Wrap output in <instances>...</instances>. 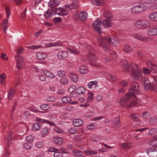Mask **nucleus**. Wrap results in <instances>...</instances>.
Instances as JSON below:
<instances>
[{
	"instance_id": "f257e3e1",
	"label": "nucleus",
	"mask_w": 157,
	"mask_h": 157,
	"mask_svg": "<svg viewBox=\"0 0 157 157\" xmlns=\"http://www.w3.org/2000/svg\"><path fill=\"white\" fill-rule=\"evenodd\" d=\"M131 87L128 93L122 97L120 103L121 106L129 108L131 106L141 105L142 101L135 96L136 93L139 94L140 87L138 83L133 80L131 83Z\"/></svg>"
},
{
	"instance_id": "f03ea898",
	"label": "nucleus",
	"mask_w": 157,
	"mask_h": 157,
	"mask_svg": "<svg viewBox=\"0 0 157 157\" xmlns=\"http://www.w3.org/2000/svg\"><path fill=\"white\" fill-rule=\"evenodd\" d=\"M98 46L101 47L104 50L107 49L108 47L106 44V41L108 44L112 46H115L118 43L116 38L110 36L105 37V38L101 37L98 38Z\"/></svg>"
},
{
	"instance_id": "7ed1b4c3",
	"label": "nucleus",
	"mask_w": 157,
	"mask_h": 157,
	"mask_svg": "<svg viewBox=\"0 0 157 157\" xmlns=\"http://www.w3.org/2000/svg\"><path fill=\"white\" fill-rule=\"evenodd\" d=\"M130 67L133 75V77L136 79L142 80V79L143 78L142 71L138 65L133 63L131 64Z\"/></svg>"
},
{
	"instance_id": "20e7f679",
	"label": "nucleus",
	"mask_w": 157,
	"mask_h": 157,
	"mask_svg": "<svg viewBox=\"0 0 157 157\" xmlns=\"http://www.w3.org/2000/svg\"><path fill=\"white\" fill-rule=\"evenodd\" d=\"M145 10V5L140 4L133 6L132 8L131 11L134 14H138L144 12Z\"/></svg>"
},
{
	"instance_id": "39448f33",
	"label": "nucleus",
	"mask_w": 157,
	"mask_h": 157,
	"mask_svg": "<svg viewBox=\"0 0 157 157\" xmlns=\"http://www.w3.org/2000/svg\"><path fill=\"white\" fill-rule=\"evenodd\" d=\"M144 85L145 89H149L157 92V85L151 83L148 78L145 77L144 80Z\"/></svg>"
},
{
	"instance_id": "423d86ee",
	"label": "nucleus",
	"mask_w": 157,
	"mask_h": 157,
	"mask_svg": "<svg viewBox=\"0 0 157 157\" xmlns=\"http://www.w3.org/2000/svg\"><path fill=\"white\" fill-rule=\"evenodd\" d=\"M101 25V21L100 19H97L94 21L92 23V27L94 30H96L99 35L101 34V30L100 28Z\"/></svg>"
},
{
	"instance_id": "0eeeda50",
	"label": "nucleus",
	"mask_w": 157,
	"mask_h": 157,
	"mask_svg": "<svg viewBox=\"0 0 157 157\" xmlns=\"http://www.w3.org/2000/svg\"><path fill=\"white\" fill-rule=\"evenodd\" d=\"M15 59L17 61V67L20 69L24 67L25 66L24 60L23 57L18 56H15Z\"/></svg>"
},
{
	"instance_id": "6e6552de",
	"label": "nucleus",
	"mask_w": 157,
	"mask_h": 157,
	"mask_svg": "<svg viewBox=\"0 0 157 157\" xmlns=\"http://www.w3.org/2000/svg\"><path fill=\"white\" fill-rule=\"evenodd\" d=\"M88 57L90 60L93 61L90 62V64L91 65L96 67L99 66L100 64L99 63V62L98 61H95L96 60V57L94 54L92 53H90L88 55Z\"/></svg>"
},
{
	"instance_id": "1a4fd4ad",
	"label": "nucleus",
	"mask_w": 157,
	"mask_h": 157,
	"mask_svg": "<svg viewBox=\"0 0 157 157\" xmlns=\"http://www.w3.org/2000/svg\"><path fill=\"white\" fill-rule=\"evenodd\" d=\"M133 36L136 39L143 42L149 41L150 39V38L148 36H143L139 33L134 34Z\"/></svg>"
},
{
	"instance_id": "9d476101",
	"label": "nucleus",
	"mask_w": 157,
	"mask_h": 157,
	"mask_svg": "<svg viewBox=\"0 0 157 157\" xmlns=\"http://www.w3.org/2000/svg\"><path fill=\"white\" fill-rule=\"evenodd\" d=\"M68 10H65L62 8H56L54 10V12L60 16L67 15L68 14Z\"/></svg>"
},
{
	"instance_id": "9b49d317",
	"label": "nucleus",
	"mask_w": 157,
	"mask_h": 157,
	"mask_svg": "<svg viewBox=\"0 0 157 157\" xmlns=\"http://www.w3.org/2000/svg\"><path fill=\"white\" fill-rule=\"evenodd\" d=\"M146 153L149 157H157V147H151L146 150Z\"/></svg>"
},
{
	"instance_id": "f8f14e48",
	"label": "nucleus",
	"mask_w": 157,
	"mask_h": 157,
	"mask_svg": "<svg viewBox=\"0 0 157 157\" xmlns=\"http://www.w3.org/2000/svg\"><path fill=\"white\" fill-rule=\"evenodd\" d=\"M120 65L122 67L125 71H129V65L127 61L125 59L122 60L120 62Z\"/></svg>"
},
{
	"instance_id": "ddd939ff",
	"label": "nucleus",
	"mask_w": 157,
	"mask_h": 157,
	"mask_svg": "<svg viewBox=\"0 0 157 157\" xmlns=\"http://www.w3.org/2000/svg\"><path fill=\"white\" fill-rule=\"evenodd\" d=\"M149 19L152 22H157V12H153L150 13L149 16Z\"/></svg>"
},
{
	"instance_id": "4468645a",
	"label": "nucleus",
	"mask_w": 157,
	"mask_h": 157,
	"mask_svg": "<svg viewBox=\"0 0 157 157\" xmlns=\"http://www.w3.org/2000/svg\"><path fill=\"white\" fill-rule=\"evenodd\" d=\"M68 56L67 52L66 51H60L59 52L57 55L58 58L60 59H65Z\"/></svg>"
},
{
	"instance_id": "2eb2a0df",
	"label": "nucleus",
	"mask_w": 157,
	"mask_h": 157,
	"mask_svg": "<svg viewBox=\"0 0 157 157\" xmlns=\"http://www.w3.org/2000/svg\"><path fill=\"white\" fill-rule=\"evenodd\" d=\"M13 136L11 132H9L6 136L5 141L6 144L9 145L11 143L12 141Z\"/></svg>"
},
{
	"instance_id": "dca6fc26",
	"label": "nucleus",
	"mask_w": 157,
	"mask_h": 157,
	"mask_svg": "<svg viewBox=\"0 0 157 157\" xmlns=\"http://www.w3.org/2000/svg\"><path fill=\"white\" fill-rule=\"evenodd\" d=\"M147 35L150 36L157 35V31L156 28H153L149 29L147 32Z\"/></svg>"
},
{
	"instance_id": "f3484780",
	"label": "nucleus",
	"mask_w": 157,
	"mask_h": 157,
	"mask_svg": "<svg viewBox=\"0 0 157 157\" xmlns=\"http://www.w3.org/2000/svg\"><path fill=\"white\" fill-rule=\"evenodd\" d=\"M147 65L151 69V71L153 73L157 72V66L151 63L149 61H147Z\"/></svg>"
},
{
	"instance_id": "a211bd4d",
	"label": "nucleus",
	"mask_w": 157,
	"mask_h": 157,
	"mask_svg": "<svg viewBox=\"0 0 157 157\" xmlns=\"http://www.w3.org/2000/svg\"><path fill=\"white\" fill-rule=\"evenodd\" d=\"M36 58L37 59L39 60H43L45 59L47 57V55L43 52H39L37 53Z\"/></svg>"
},
{
	"instance_id": "6ab92c4d",
	"label": "nucleus",
	"mask_w": 157,
	"mask_h": 157,
	"mask_svg": "<svg viewBox=\"0 0 157 157\" xmlns=\"http://www.w3.org/2000/svg\"><path fill=\"white\" fill-rule=\"evenodd\" d=\"M109 21L107 19L103 20L102 23L104 27L109 28L113 25L112 23Z\"/></svg>"
},
{
	"instance_id": "aec40b11",
	"label": "nucleus",
	"mask_w": 157,
	"mask_h": 157,
	"mask_svg": "<svg viewBox=\"0 0 157 157\" xmlns=\"http://www.w3.org/2000/svg\"><path fill=\"white\" fill-rule=\"evenodd\" d=\"M88 17V14L85 11H82L80 14V19L81 21L86 20Z\"/></svg>"
},
{
	"instance_id": "412c9836",
	"label": "nucleus",
	"mask_w": 157,
	"mask_h": 157,
	"mask_svg": "<svg viewBox=\"0 0 157 157\" xmlns=\"http://www.w3.org/2000/svg\"><path fill=\"white\" fill-rule=\"evenodd\" d=\"M143 29L149 28L151 25V23L148 20H142Z\"/></svg>"
},
{
	"instance_id": "4be33fe9",
	"label": "nucleus",
	"mask_w": 157,
	"mask_h": 157,
	"mask_svg": "<svg viewBox=\"0 0 157 157\" xmlns=\"http://www.w3.org/2000/svg\"><path fill=\"white\" fill-rule=\"evenodd\" d=\"M53 142L54 143L57 145L61 144L63 142V139L58 136L54 137L53 139Z\"/></svg>"
},
{
	"instance_id": "5701e85b",
	"label": "nucleus",
	"mask_w": 157,
	"mask_h": 157,
	"mask_svg": "<svg viewBox=\"0 0 157 157\" xmlns=\"http://www.w3.org/2000/svg\"><path fill=\"white\" fill-rule=\"evenodd\" d=\"M91 2L94 5L100 6H102L105 3L103 0H91Z\"/></svg>"
},
{
	"instance_id": "b1692460",
	"label": "nucleus",
	"mask_w": 157,
	"mask_h": 157,
	"mask_svg": "<svg viewBox=\"0 0 157 157\" xmlns=\"http://www.w3.org/2000/svg\"><path fill=\"white\" fill-rule=\"evenodd\" d=\"M59 2L56 0H50L49 2L48 5L51 7H56L58 6Z\"/></svg>"
},
{
	"instance_id": "393cba45",
	"label": "nucleus",
	"mask_w": 157,
	"mask_h": 157,
	"mask_svg": "<svg viewBox=\"0 0 157 157\" xmlns=\"http://www.w3.org/2000/svg\"><path fill=\"white\" fill-rule=\"evenodd\" d=\"M42 71L44 74L47 77L51 78H53L55 77V75L53 73L47 70L43 69Z\"/></svg>"
},
{
	"instance_id": "a878e982",
	"label": "nucleus",
	"mask_w": 157,
	"mask_h": 157,
	"mask_svg": "<svg viewBox=\"0 0 157 157\" xmlns=\"http://www.w3.org/2000/svg\"><path fill=\"white\" fill-rule=\"evenodd\" d=\"M15 90L13 89H10L8 92L7 95L8 99L9 100H11L15 94Z\"/></svg>"
},
{
	"instance_id": "bb28decb",
	"label": "nucleus",
	"mask_w": 157,
	"mask_h": 157,
	"mask_svg": "<svg viewBox=\"0 0 157 157\" xmlns=\"http://www.w3.org/2000/svg\"><path fill=\"white\" fill-rule=\"evenodd\" d=\"M134 26L136 28H137L140 29H143V27L142 20H138L136 21L134 23Z\"/></svg>"
},
{
	"instance_id": "cd10ccee",
	"label": "nucleus",
	"mask_w": 157,
	"mask_h": 157,
	"mask_svg": "<svg viewBox=\"0 0 157 157\" xmlns=\"http://www.w3.org/2000/svg\"><path fill=\"white\" fill-rule=\"evenodd\" d=\"M83 124V121L80 119H74L73 121V125L76 127H79Z\"/></svg>"
},
{
	"instance_id": "c85d7f7f",
	"label": "nucleus",
	"mask_w": 157,
	"mask_h": 157,
	"mask_svg": "<svg viewBox=\"0 0 157 157\" xmlns=\"http://www.w3.org/2000/svg\"><path fill=\"white\" fill-rule=\"evenodd\" d=\"M41 127V124L40 123H36L34 124L32 128L33 130L36 131L40 130Z\"/></svg>"
},
{
	"instance_id": "c756f323",
	"label": "nucleus",
	"mask_w": 157,
	"mask_h": 157,
	"mask_svg": "<svg viewBox=\"0 0 157 157\" xmlns=\"http://www.w3.org/2000/svg\"><path fill=\"white\" fill-rule=\"evenodd\" d=\"M131 118L134 121H140V116L137 113H132L131 114Z\"/></svg>"
},
{
	"instance_id": "7c9ffc66",
	"label": "nucleus",
	"mask_w": 157,
	"mask_h": 157,
	"mask_svg": "<svg viewBox=\"0 0 157 157\" xmlns=\"http://www.w3.org/2000/svg\"><path fill=\"white\" fill-rule=\"evenodd\" d=\"M121 123L120 121V119L117 117L115 119V120L113 121L112 125L113 127H118L120 126Z\"/></svg>"
},
{
	"instance_id": "2f4dec72",
	"label": "nucleus",
	"mask_w": 157,
	"mask_h": 157,
	"mask_svg": "<svg viewBox=\"0 0 157 157\" xmlns=\"http://www.w3.org/2000/svg\"><path fill=\"white\" fill-rule=\"evenodd\" d=\"M91 139L94 142H98L100 141L101 139L100 137L95 134H93L91 136Z\"/></svg>"
},
{
	"instance_id": "473e14b6",
	"label": "nucleus",
	"mask_w": 157,
	"mask_h": 157,
	"mask_svg": "<svg viewBox=\"0 0 157 157\" xmlns=\"http://www.w3.org/2000/svg\"><path fill=\"white\" fill-rule=\"evenodd\" d=\"M79 71L80 73L83 74L87 73L88 72L87 67L84 66H82L80 67L79 69Z\"/></svg>"
},
{
	"instance_id": "72a5a7b5",
	"label": "nucleus",
	"mask_w": 157,
	"mask_h": 157,
	"mask_svg": "<svg viewBox=\"0 0 157 157\" xmlns=\"http://www.w3.org/2000/svg\"><path fill=\"white\" fill-rule=\"evenodd\" d=\"M77 5V2L76 1L73 2L70 5L67 6V8L70 9H74L76 8Z\"/></svg>"
},
{
	"instance_id": "f704fd0d",
	"label": "nucleus",
	"mask_w": 157,
	"mask_h": 157,
	"mask_svg": "<svg viewBox=\"0 0 157 157\" xmlns=\"http://www.w3.org/2000/svg\"><path fill=\"white\" fill-rule=\"evenodd\" d=\"M104 16L108 20L110 21L112 20L113 19V17L112 14L109 11H107L105 13Z\"/></svg>"
},
{
	"instance_id": "c9c22d12",
	"label": "nucleus",
	"mask_w": 157,
	"mask_h": 157,
	"mask_svg": "<svg viewBox=\"0 0 157 157\" xmlns=\"http://www.w3.org/2000/svg\"><path fill=\"white\" fill-rule=\"evenodd\" d=\"M70 77L71 80L73 82H77L78 79V76L76 74L74 73H71L70 75Z\"/></svg>"
},
{
	"instance_id": "e433bc0d",
	"label": "nucleus",
	"mask_w": 157,
	"mask_h": 157,
	"mask_svg": "<svg viewBox=\"0 0 157 157\" xmlns=\"http://www.w3.org/2000/svg\"><path fill=\"white\" fill-rule=\"evenodd\" d=\"M132 146L131 143H124L121 145V147L123 149H129Z\"/></svg>"
},
{
	"instance_id": "4c0bfd02",
	"label": "nucleus",
	"mask_w": 157,
	"mask_h": 157,
	"mask_svg": "<svg viewBox=\"0 0 157 157\" xmlns=\"http://www.w3.org/2000/svg\"><path fill=\"white\" fill-rule=\"evenodd\" d=\"M77 93L79 94H82L85 93L86 91L85 89L82 86L79 87L77 89Z\"/></svg>"
},
{
	"instance_id": "58836bf2",
	"label": "nucleus",
	"mask_w": 157,
	"mask_h": 157,
	"mask_svg": "<svg viewBox=\"0 0 157 157\" xmlns=\"http://www.w3.org/2000/svg\"><path fill=\"white\" fill-rule=\"evenodd\" d=\"M71 98L69 96H66L63 97L61 98L62 101L64 103H67L70 101Z\"/></svg>"
},
{
	"instance_id": "ea45409f",
	"label": "nucleus",
	"mask_w": 157,
	"mask_h": 157,
	"mask_svg": "<svg viewBox=\"0 0 157 157\" xmlns=\"http://www.w3.org/2000/svg\"><path fill=\"white\" fill-rule=\"evenodd\" d=\"M48 132V128H45L42 129L41 131L40 134L42 137H44L47 134Z\"/></svg>"
},
{
	"instance_id": "a19ab883",
	"label": "nucleus",
	"mask_w": 157,
	"mask_h": 157,
	"mask_svg": "<svg viewBox=\"0 0 157 157\" xmlns=\"http://www.w3.org/2000/svg\"><path fill=\"white\" fill-rule=\"evenodd\" d=\"M53 14L52 10H48L45 13L44 16L46 18H49L52 16Z\"/></svg>"
},
{
	"instance_id": "79ce46f5",
	"label": "nucleus",
	"mask_w": 157,
	"mask_h": 157,
	"mask_svg": "<svg viewBox=\"0 0 157 157\" xmlns=\"http://www.w3.org/2000/svg\"><path fill=\"white\" fill-rule=\"evenodd\" d=\"M149 144L151 146L157 147V138H154L150 141L149 142Z\"/></svg>"
},
{
	"instance_id": "37998d69",
	"label": "nucleus",
	"mask_w": 157,
	"mask_h": 157,
	"mask_svg": "<svg viewBox=\"0 0 157 157\" xmlns=\"http://www.w3.org/2000/svg\"><path fill=\"white\" fill-rule=\"evenodd\" d=\"M157 133V128H153L151 129L148 132L149 136H151L156 134Z\"/></svg>"
},
{
	"instance_id": "c03bdc74",
	"label": "nucleus",
	"mask_w": 157,
	"mask_h": 157,
	"mask_svg": "<svg viewBox=\"0 0 157 157\" xmlns=\"http://www.w3.org/2000/svg\"><path fill=\"white\" fill-rule=\"evenodd\" d=\"M73 154L75 156H80L82 154V152L79 150H75L73 151Z\"/></svg>"
},
{
	"instance_id": "a18cd8bd",
	"label": "nucleus",
	"mask_w": 157,
	"mask_h": 157,
	"mask_svg": "<svg viewBox=\"0 0 157 157\" xmlns=\"http://www.w3.org/2000/svg\"><path fill=\"white\" fill-rule=\"evenodd\" d=\"M106 78L108 80L112 81H114L116 79V78L114 75H112L110 74H107Z\"/></svg>"
},
{
	"instance_id": "49530a36",
	"label": "nucleus",
	"mask_w": 157,
	"mask_h": 157,
	"mask_svg": "<svg viewBox=\"0 0 157 157\" xmlns=\"http://www.w3.org/2000/svg\"><path fill=\"white\" fill-rule=\"evenodd\" d=\"M29 69L31 71L35 72H38L39 71V69L35 65H33L29 67Z\"/></svg>"
},
{
	"instance_id": "de8ad7c7",
	"label": "nucleus",
	"mask_w": 157,
	"mask_h": 157,
	"mask_svg": "<svg viewBox=\"0 0 157 157\" xmlns=\"http://www.w3.org/2000/svg\"><path fill=\"white\" fill-rule=\"evenodd\" d=\"M87 99L89 102H91L94 99L93 94L91 92H88L87 94Z\"/></svg>"
},
{
	"instance_id": "09e8293b",
	"label": "nucleus",
	"mask_w": 157,
	"mask_h": 157,
	"mask_svg": "<svg viewBox=\"0 0 157 157\" xmlns=\"http://www.w3.org/2000/svg\"><path fill=\"white\" fill-rule=\"evenodd\" d=\"M59 44L56 42H51L46 44L45 46L46 47L49 48L51 47H55L58 45Z\"/></svg>"
},
{
	"instance_id": "8fccbe9b",
	"label": "nucleus",
	"mask_w": 157,
	"mask_h": 157,
	"mask_svg": "<svg viewBox=\"0 0 157 157\" xmlns=\"http://www.w3.org/2000/svg\"><path fill=\"white\" fill-rule=\"evenodd\" d=\"M142 3L146 4H154L157 2L156 0H141Z\"/></svg>"
},
{
	"instance_id": "3c124183",
	"label": "nucleus",
	"mask_w": 157,
	"mask_h": 157,
	"mask_svg": "<svg viewBox=\"0 0 157 157\" xmlns=\"http://www.w3.org/2000/svg\"><path fill=\"white\" fill-rule=\"evenodd\" d=\"M6 75L3 73L1 74L0 75V82L2 84H3L4 83V80L6 78Z\"/></svg>"
},
{
	"instance_id": "603ef678",
	"label": "nucleus",
	"mask_w": 157,
	"mask_h": 157,
	"mask_svg": "<svg viewBox=\"0 0 157 157\" xmlns=\"http://www.w3.org/2000/svg\"><path fill=\"white\" fill-rule=\"evenodd\" d=\"M85 152L86 154L95 155L98 153V151L94 150H87L85 151Z\"/></svg>"
},
{
	"instance_id": "864d4df0",
	"label": "nucleus",
	"mask_w": 157,
	"mask_h": 157,
	"mask_svg": "<svg viewBox=\"0 0 157 157\" xmlns=\"http://www.w3.org/2000/svg\"><path fill=\"white\" fill-rule=\"evenodd\" d=\"M124 46V51L126 53L130 52L132 50V48L128 44H125Z\"/></svg>"
},
{
	"instance_id": "5fc2aeb1",
	"label": "nucleus",
	"mask_w": 157,
	"mask_h": 157,
	"mask_svg": "<svg viewBox=\"0 0 157 157\" xmlns=\"http://www.w3.org/2000/svg\"><path fill=\"white\" fill-rule=\"evenodd\" d=\"M67 50L69 51L70 53L74 54H78L79 53L78 51L73 48H68Z\"/></svg>"
},
{
	"instance_id": "6e6d98bb",
	"label": "nucleus",
	"mask_w": 157,
	"mask_h": 157,
	"mask_svg": "<svg viewBox=\"0 0 157 157\" xmlns=\"http://www.w3.org/2000/svg\"><path fill=\"white\" fill-rule=\"evenodd\" d=\"M77 132V129L75 128H71L69 130L70 134H73L76 133Z\"/></svg>"
},
{
	"instance_id": "4d7b16f0",
	"label": "nucleus",
	"mask_w": 157,
	"mask_h": 157,
	"mask_svg": "<svg viewBox=\"0 0 157 157\" xmlns=\"http://www.w3.org/2000/svg\"><path fill=\"white\" fill-rule=\"evenodd\" d=\"M150 116V113L148 112H144L142 114V117L144 119H147L149 118Z\"/></svg>"
},
{
	"instance_id": "13d9d810",
	"label": "nucleus",
	"mask_w": 157,
	"mask_h": 157,
	"mask_svg": "<svg viewBox=\"0 0 157 157\" xmlns=\"http://www.w3.org/2000/svg\"><path fill=\"white\" fill-rule=\"evenodd\" d=\"M54 130L56 132L59 134H63L64 132L61 129L57 127L55 128Z\"/></svg>"
},
{
	"instance_id": "bf43d9fd",
	"label": "nucleus",
	"mask_w": 157,
	"mask_h": 157,
	"mask_svg": "<svg viewBox=\"0 0 157 157\" xmlns=\"http://www.w3.org/2000/svg\"><path fill=\"white\" fill-rule=\"evenodd\" d=\"M143 70L144 74L145 75H149L150 73L151 70L146 67H143Z\"/></svg>"
},
{
	"instance_id": "052dcab7",
	"label": "nucleus",
	"mask_w": 157,
	"mask_h": 157,
	"mask_svg": "<svg viewBox=\"0 0 157 157\" xmlns=\"http://www.w3.org/2000/svg\"><path fill=\"white\" fill-rule=\"evenodd\" d=\"M34 139V137L32 136H29L26 138V140L29 142V143H30L33 141Z\"/></svg>"
},
{
	"instance_id": "680f3d73",
	"label": "nucleus",
	"mask_w": 157,
	"mask_h": 157,
	"mask_svg": "<svg viewBox=\"0 0 157 157\" xmlns=\"http://www.w3.org/2000/svg\"><path fill=\"white\" fill-rule=\"evenodd\" d=\"M60 82L61 84L65 85L68 83V80L66 78H62L60 79Z\"/></svg>"
},
{
	"instance_id": "e2e57ef3",
	"label": "nucleus",
	"mask_w": 157,
	"mask_h": 157,
	"mask_svg": "<svg viewBox=\"0 0 157 157\" xmlns=\"http://www.w3.org/2000/svg\"><path fill=\"white\" fill-rule=\"evenodd\" d=\"M31 144L30 143H24L23 145L24 147L27 150L29 149L31 146Z\"/></svg>"
},
{
	"instance_id": "0e129e2a",
	"label": "nucleus",
	"mask_w": 157,
	"mask_h": 157,
	"mask_svg": "<svg viewBox=\"0 0 157 157\" xmlns=\"http://www.w3.org/2000/svg\"><path fill=\"white\" fill-rule=\"evenodd\" d=\"M49 105H48L43 104L40 106L41 109L43 110H45L49 108Z\"/></svg>"
},
{
	"instance_id": "69168bd1",
	"label": "nucleus",
	"mask_w": 157,
	"mask_h": 157,
	"mask_svg": "<svg viewBox=\"0 0 157 157\" xmlns=\"http://www.w3.org/2000/svg\"><path fill=\"white\" fill-rule=\"evenodd\" d=\"M38 78L39 80L41 81L44 82L47 81L46 80V77L44 75H39Z\"/></svg>"
},
{
	"instance_id": "338daca9",
	"label": "nucleus",
	"mask_w": 157,
	"mask_h": 157,
	"mask_svg": "<svg viewBox=\"0 0 157 157\" xmlns=\"http://www.w3.org/2000/svg\"><path fill=\"white\" fill-rule=\"evenodd\" d=\"M73 17L75 20H78L80 19V14L78 12L75 13L73 16Z\"/></svg>"
},
{
	"instance_id": "774afa93",
	"label": "nucleus",
	"mask_w": 157,
	"mask_h": 157,
	"mask_svg": "<svg viewBox=\"0 0 157 157\" xmlns=\"http://www.w3.org/2000/svg\"><path fill=\"white\" fill-rule=\"evenodd\" d=\"M2 25L4 27L7 26L8 27L9 26L8 20L6 19L3 20Z\"/></svg>"
}]
</instances>
